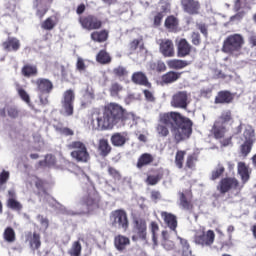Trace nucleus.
<instances>
[{"label": "nucleus", "instance_id": "c03bdc74", "mask_svg": "<svg viewBox=\"0 0 256 256\" xmlns=\"http://www.w3.org/2000/svg\"><path fill=\"white\" fill-rule=\"evenodd\" d=\"M34 185L38 191L37 195H47V181L41 178H36Z\"/></svg>", "mask_w": 256, "mask_h": 256}, {"label": "nucleus", "instance_id": "79ce46f5", "mask_svg": "<svg viewBox=\"0 0 256 256\" xmlns=\"http://www.w3.org/2000/svg\"><path fill=\"white\" fill-rule=\"evenodd\" d=\"M53 127L57 133L64 135V137H73L75 135V132L71 128L63 127L62 123L53 125Z\"/></svg>", "mask_w": 256, "mask_h": 256}, {"label": "nucleus", "instance_id": "6e6d98bb", "mask_svg": "<svg viewBox=\"0 0 256 256\" xmlns=\"http://www.w3.org/2000/svg\"><path fill=\"white\" fill-rule=\"evenodd\" d=\"M6 111L8 113V117L11 119H17V117H19V109L15 106L6 107Z\"/></svg>", "mask_w": 256, "mask_h": 256}, {"label": "nucleus", "instance_id": "ddd939ff", "mask_svg": "<svg viewBox=\"0 0 256 256\" xmlns=\"http://www.w3.org/2000/svg\"><path fill=\"white\" fill-rule=\"evenodd\" d=\"M32 83L35 85L39 95H49L54 89L53 81L47 78H37Z\"/></svg>", "mask_w": 256, "mask_h": 256}, {"label": "nucleus", "instance_id": "aec40b11", "mask_svg": "<svg viewBox=\"0 0 256 256\" xmlns=\"http://www.w3.org/2000/svg\"><path fill=\"white\" fill-rule=\"evenodd\" d=\"M191 51H193V46L189 44V41L185 38L180 39L177 43V57H189V55H191Z\"/></svg>", "mask_w": 256, "mask_h": 256}, {"label": "nucleus", "instance_id": "f03ea898", "mask_svg": "<svg viewBox=\"0 0 256 256\" xmlns=\"http://www.w3.org/2000/svg\"><path fill=\"white\" fill-rule=\"evenodd\" d=\"M131 117L133 113L127 112V109L116 102H110L104 106L102 116L97 118V129L107 131L115 125H125Z\"/></svg>", "mask_w": 256, "mask_h": 256}, {"label": "nucleus", "instance_id": "7ed1b4c3", "mask_svg": "<svg viewBox=\"0 0 256 256\" xmlns=\"http://www.w3.org/2000/svg\"><path fill=\"white\" fill-rule=\"evenodd\" d=\"M243 45H245L243 35L237 33L231 34L224 39L221 51L222 53H226V55H235V53L241 52Z\"/></svg>", "mask_w": 256, "mask_h": 256}, {"label": "nucleus", "instance_id": "9b49d317", "mask_svg": "<svg viewBox=\"0 0 256 256\" xmlns=\"http://www.w3.org/2000/svg\"><path fill=\"white\" fill-rule=\"evenodd\" d=\"M194 242L196 245L202 247H211L215 243V232L213 230L202 231L194 236Z\"/></svg>", "mask_w": 256, "mask_h": 256}, {"label": "nucleus", "instance_id": "2eb2a0df", "mask_svg": "<svg viewBox=\"0 0 256 256\" xmlns=\"http://www.w3.org/2000/svg\"><path fill=\"white\" fill-rule=\"evenodd\" d=\"M159 51L163 57H175V44H173V40L160 39Z\"/></svg>", "mask_w": 256, "mask_h": 256}, {"label": "nucleus", "instance_id": "412c9836", "mask_svg": "<svg viewBox=\"0 0 256 256\" xmlns=\"http://www.w3.org/2000/svg\"><path fill=\"white\" fill-rule=\"evenodd\" d=\"M6 206L12 211H22L23 204L17 200V193L15 190H8V199L6 201Z\"/></svg>", "mask_w": 256, "mask_h": 256}, {"label": "nucleus", "instance_id": "603ef678", "mask_svg": "<svg viewBox=\"0 0 256 256\" xmlns=\"http://www.w3.org/2000/svg\"><path fill=\"white\" fill-rule=\"evenodd\" d=\"M10 177L11 173H9V171L2 170V172L0 173V189H3V187L7 185Z\"/></svg>", "mask_w": 256, "mask_h": 256}, {"label": "nucleus", "instance_id": "0e129e2a", "mask_svg": "<svg viewBox=\"0 0 256 256\" xmlns=\"http://www.w3.org/2000/svg\"><path fill=\"white\" fill-rule=\"evenodd\" d=\"M197 29H199L200 33H202V35H204V37L209 36V30L207 28V24H198Z\"/></svg>", "mask_w": 256, "mask_h": 256}, {"label": "nucleus", "instance_id": "39448f33", "mask_svg": "<svg viewBox=\"0 0 256 256\" xmlns=\"http://www.w3.org/2000/svg\"><path fill=\"white\" fill-rule=\"evenodd\" d=\"M216 189L220 195H226L229 191H241L243 185H241L237 178L227 176L220 179Z\"/></svg>", "mask_w": 256, "mask_h": 256}, {"label": "nucleus", "instance_id": "a18cd8bd", "mask_svg": "<svg viewBox=\"0 0 256 256\" xmlns=\"http://www.w3.org/2000/svg\"><path fill=\"white\" fill-rule=\"evenodd\" d=\"M199 161V155L197 153L189 154L186 158V168L195 169L197 162Z\"/></svg>", "mask_w": 256, "mask_h": 256}, {"label": "nucleus", "instance_id": "4468645a", "mask_svg": "<svg viewBox=\"0 0 256 256\" xmlns=\"http://www.w3.org/2000/svg\"><path fill=\"white\" fill-rule=\"evenodd\" d=\"M184 13L188 15H199L201 11V3L199 0H180Z\"/></svg>", "mask_w": 256, "mask_h": 256}, {"label": "nucleus", "instance_id": "393cba45", "mask_svg": "<svg viewBox=\"0 0 256 256\" xmlns=\"http://www.w3.org/2000/svg\"><path fill=\"white\" fill-rule=\"evenodd\" d=\"M131 79L135 85H141L142 87H147L148 89H151L152 87L151 82H149V78H147V74L143 73L142 71L134 72Z\"/></svg>", "mask_w": 256, "mask_h": 256}, {"label": "nucleus", "instance_id": "f3484780", "mask_svg": "<svg viewBox=\"0 0 256 256\" xmlns=\"http://www.w3.org/2000/svg\"><path fill=\"white\" fill-rule=\"evenodd\" d=\"M52 3L53 0H34L33 6L36 9V17L43 19L47 15V11H49Z\"/></svg>", "mask_w": 256, "mask_h": 256}, {"label": "nucleus", "instance_id": "864d4df0", "mask_svg": "<svg viewBox=\"0 0 256 256\" xmlns=\"http://www.w3.org/2000/svg\"><path fill=\"white\" fill-rule=\"evenodd\" d=\"M113 75H115V77H127V75H129V72L127 71V68L123 67V66H118L116 68L113 69Z\"/></svg>", "mask_w": 256, "mask_h": 256}, {"label": "nucleus", "instance_id": "bb28decb", "mask_svg": "<svg viewBox=\"0 0 256 256\" xmlns=\"http://www.w3.org/2000/svg\"><path fill=\"white\" fill-rule=\"evenodd\" d=\"M2 48L4 51L17 52L19 49H21V41H19L16 37L9 36L6 41L2 42Z\"/></svg>", "mask_w": 256, "mask_h": 256}, {"label": "nucleus", "instance_id": "423d86ee", "mask_svg": "<svg viewBox=\"0 0 256 256\" xmlns=\"http://www.w3.org/2000/svg\"><path fill=\"white\" fill-rule=\"evenodd\" d=\"M110 223L112 227L127 231L129 229V217L127 211L123 209H117L110 213Z\"/></svg>", "mask_w": 256, "mask_h": 256}, {"label": "nucleus", "instance_id": "20e7f679", "mask_svg": "<svg viewBox=\"0 0 256 256\" xmlns=\"http://www.w3.org/2000/svg\"><path fill=\"white\" fill-rule=\"evenodd\" d=\"M68 149H73L70 153L72 159H75L77 163H89L91 155L87 150V145L82 141H73L67 146Z\"/></svg>", "mask_w": 256, "mask_h": 256}, {"label": "nucleus", "instance_id": "052dcab7", "mask_svg": "<svg viewBox=\"0 0 256 256\" xmlns=\"http://www.w3.org/2000/svg\"><path fill=\"white\" fill-rule=\"evenodd\" d=\"M191 42H192V45L199 47V45H201V34H199V32H192Z\"/></svg>", "mask_w": 256, "mask_h": 256}, {"label": "nucleus", "instance_id": "6ab92c4d", "mask_svg": "<svg viewBox=\"0 0 256 256\" xmlns=\"http://www.w3.org/2000/svg\"><path fill=\"white\" fill-rule=\"evenodd\" d=\"M25 239L32 251L41 249V234L37 232H28L25 235Z\"/></svg>", "mask_w": 256, "mask_h": 256}, {"label": "nucleus", "instance_id": "e2e57ef3", "mask_svg": "<svg viewBox=\"0 0 256 256\" xmlns=\"http://www.w3.org/2000/svg\"><path fill=\"white\" fill-rule=\"evenodd\" d=\"M143 93L146 101H149L150 103L155 102V96L153 95V92L150 90H143Z\"/></svg>", "mask_w": 256, "mask_h": 256}, {"label": "nucleus", "instance_id": "9d476101", "mask_svg": "<svg viewBox=\"0 0 256 256\" xmlns=\"http://www.w3.org/2000/svg\"><path fill=\"white\" fill-rule=\"evenodd\" d=\"M174 109H187L189 107V93L187 91L176 92L170 102Z\"/></svg>", "mask_w": 256, "mask_h": 256}, {"label": "nucleus", "instance_id": "bf43d9fd", "mask_svg": "<svg viewBox=\"0 0 256 256\" xmlns=\"http://www.w3.org/2000/svg\"><path fill=\"white\" fill-rule=\"evenodd\" d=\"M163 17H165V14H163V12H157L153 18V26L161 27V23H163Z\"/></svg>", "mask_w": 256, "mask_h": 256}, {"label": "nucleus", "instance_id": "680f3d73", "mask_svg": "<svg viewBox=\"0 0 256 256\" xmlns=\"http://www.w3.org/2000/svg\"><path fill=\"white\" fill-rule=\"evenodd\" d=\"M76 69L77 71H86L87 66L85 65V60L83 58L78 57L77 62H76Z\"/></svg>", "mask_w": 256, "mask_h": 256}, {"label": "nucleus", "instance_id": "13d9d810", "mask_svg": "<svg viewBox=\"0 0 256 256\" xmlns=\"http://www.w3.org/2000/svg\"><path fill=\"white\" fill-rule=\"evenodd\" d=\"M17 91H18V95H19L20 99H22V101H24L27 104L31 103V97L29 96L27 91H25V89L18 88Z\"/></svg>", "mask_w": 256, "mask_h": 256}, {"label": "nucleus", "instance_id": "dca6fc26", "mask_svg": "<svg viewBox=\"0 0 256 256\" xmlns=\"http://www.w3.org/2000/svg\"><path fill=\"white\" fill-rule=\"evenodd\" d=\"M180 207L184 211H193V192L190 189H186L183 192H179Z\"/></svg>", "mask_w": 256, "mask_h": 256}, {"label": "nucleus", "instance_id": "c9c22d12", "mask_svg": "<svg viewBox=\"0 0 256 256\" xmlns=\"http://www.w3.org/2000/svg\"><path fill=\"white\" fill-rule=\"evenodd\" d=\"M101 198L97 193H90L86 197L83 198V204L87 207H99V203Z\"/></svg>", "mask_w": 256, "mask_h": 256}, {"label": "nucleus", "instance_id": "ea45409f", "mask_svg": "<svg viewBox=\"0 0 256 256\" xmlns=\"http://www.w3.org/2000/svg\"><path fill=\"white\" fill-rule=\"evenodd\" d=\"M96 61L97 63H100V65H109V63L112 61V58L107 50H100L96 55Z\"/></svg>", "mask_w": 256, "mask_h": 256}, {"label": "nucleus", "instance_id": "72a5a7b5", "mask_svg": "<svg viewBox=\"0 0 256 256\" xmlns=\"http://www.w3.org/2000/svg\"><path fill=\"white\" fill-rule=\"evenodd\" d=\"M131 240H129V237L123 236V235H117L114 238V245L117 249V251H125L127 248V245H130Z\"/></svg>", "mask_w": 256, "mask_h": 256}, {"label": "nucleus", "instance_id": "1a4fd4ad", "mask_svg": "<svg viewBox=\"0 0 256 256\" xmlns=\"http://www.w3.org/2000/svg\"><path fill=\"white\" fill-rule=\"evenodd\" d=\"M78 21L82 29H86V31H98L103 27V21L93 14L80 16Z\"/></svg>", "mask_w": 256, "mask_h": 256}, {"label": "nucleus", "instance_id": "473e14b6", "mask_svg": "<svg viewBox=\"0 0 256 256\" xmlns=\"http://www.w3.org/2000/svg\"><path fill=\"white\" fill-rule=\"evenodd\" d=\"M111 151H113V148L111 147V144H109V140L102 138L98 142V152L100 157H107Z\"/></svg>", "mask_w": 256, "mask_h": 256}, {"label": "nucleus", "instance_id": "37998d69", "mask_svg": "<svg viewBox=\"0 0 256 256\" xmlns=\"http://www.w3.org/2000/svg\"><path fill=\"white\" fill-rule=\"evenodd\" d=\"M178 240L180 241L182 256H193V251H191V245L189 244V241L181 237H178Z\"/></svg>", "mask_w": 256, "mask_h": 256}, {"label": "nucleus", "instance_id": "0eeeda50", "mask_svg": "<svg viewBox=\"0 0 256 256\" xmlns=\"http://www.w3.org/2000/svg\"><path fill=\"white\" fill-rule=\"evenodd\" d=\"M244 142L240 146V157L247 159L249 153L253 150V145H255L256 137L255 130L253 128L245 129L243 132Z\"/></svg>", "mask_w": 256, "mask_h": 256}, {"label": "nucleus", "instance_id": "5701e85b", "mask_svg": "<svg viewBox=\"0 0 256 256\" xmlns=\"http://www.w3.org/2000/svg\"><path fill=\"white\" fill-rule=\"evenodd\" d=\"M133 232L138 239H147V222L143 219L135 220Z\"/></svg>", "mask_w": 256, "mask_h": 256}, {"label": "nucleus", "instance_id": "4be33fe9", "mask_svg": "<svg viewBox=\"0 0 256 256\" xmlns=\"http://www.w3.org/2000/svg\"><path fill=\"white\" fill-rule=\"evenodd\" d=\"M127 141H129L127 132H115L110 137L113 147H125Z\"/></svg>", "mask_w": 256, "mask_h": 256}, {"label": "nucleus", "instance_id": "6e6552de", "mask_svg": "<svg viewBox=\"0 0 256 256\" xmlns=\"http://www.w3.org/2000/svg\"><path fill=\"white\" fill-rule=\"evenodd\" d=\"M62 111L67 117L73 116L75 113V91L68 89L64 91L61 99Z\"/></svg>", "mask_w": 256, "mask_h": 256}, {"label": "nucleus", "instance_id": "338daca9", "mask_svg": "<svg viewBox=\"0 0 256 256\" xmlns=\"http://www.w3.org/2000/svg\"><path fill=\"white\" fill-rule=\"evenodd\" d=\"M38 219L40 221V224L42 225V227H45V229H48L49 228V219L41 216V215H38Z\"/></svg>", "mask_w": 256, "mask_h": 256}, {"label": "nucleus", "instance_id": "cd10ccee", "mask_svg": "<svg viewBox=\"0 0 256 256\" xmlns=\"http://www.w3.org/2000/svg\"><path fill=\"white\" fill-rule=\"evenodd\" d=\"M161 218L163 219L165 225L171 230V231H177V216H175L172 213L162 211L160 213Z\"/></svg>", "mask_w": 256, "mask_h": 256}, {"label": "nucleus", "instance_id": "f704fd0d", "mask_svg": "<svg viewBox=\"0 0 256 256\" xmlns=\"http://www.w3.org/2000/svg\"><path fill=\"white\" fill-rule=\"evenodd\" d=\"M57 23H59V18L55 15L50 16L41 23V29H44V31H53L57 27Z\"/></svg>", "mask_w": 256, "mask_h": 256}, {"label": "nucleus", "instance_id": "c85d7f7f", "mask_svg": "<svg viewBox=\"0 0 256 256\" xmlns=\"http://www.w3.org/2000/svg\"><path fill=\"white\" fill-rule=\"evenodd\" d=\"M90 39L94 41V43H105V41L109 40V30H95L90 34Z\"/></svg>", "mask_w": 256, "mask_h": 256}, {"label": "nucleus", "instance_id": "f8f14e48", "mask_svg": "<svg viewBox=\"0 0 256 256\" xmlns=\"http://www.w3.org/2000/svg\"><path fill=\"white\" fill-rule=\"evenodd\" d=\"M150 173L152 174H148L147 178L145 180V183L147 185H151V186H155L157 185V183H159V181H161L163 179V177H165V175H169V170L160 167V168H152L150 169Z\"/></svg>", "mask_w": 256, "mask_h": 256}, {"label": "nucleus", "instance_id": "de8ad7c7", "mask_svg": "<svg viewBox=\"0 0 256 256\" xmlns=\"http://www.w3.org/2000/svg\"><path fill=\"white\" fill-rule=\"evenodd\" d=\"M225 173V166L218 164L217 167L211 172L210 180L217 181Z\"/></svg>", "mask_w": 256, "mask_h": 256}, {"label": "nucleus", "instance_id": "3c124183", "mask_svg": "<svg viewBox=\"0 0 256 256\" xmlns=\"http://www.w3.org/2000/svg\"><path fill=\"white\" fill-rule=\"evenodd\" d=\"M231 119H233L231 110H227V111L222 112V114L220 115L218 120H216V122H220V123H222V125H225V123H229V121H231Z\"/></svg>", "mask_w": 256, "mask_h": 256}, {"label": "nucleus", "instance_id": "09e8293b", "mask_svg": "<svg viewBox=\"0 0 256 256\" xmlns=\"http://www.w3.org/2000/svg\"><path fill=\"white\" fill-rule=\"evenodd\" d=\"M150 69L157 73H163L164 71H167V66L165 65V62L159 60L157 62H151Z\"/></svg>", "mask_w": 256, "mask_h": 256}, {"label": "nucleus", "instance_id": "5fc2aeb1", "mask_svg": "<svg viewBox=\"0 0 256 256\" xmlns=\"http://www.w3.org/2000/svg\"><path fill=\"white\" fill-rule=\"evenodd\" d=\"M108 174L111 178L114 179V181H121V172H119L114 167L109 166L108 167Z\"/></svg>", "mask_w": 256, "mask_h": 256}, {"label": "nucleus", "instance_id": "f257e3e1", "mask_svg": "<svg viewBox=\"0 0 256 256\" xmlns=\"http://www.w3.org/2000/svg\"><path fill=\"white\" fill-rule=\"evenodd\" d=\"M156 133L158 137L163 138L169 137L171 133L174 143L179 145V143L191 139L193 135V120L177 111L160 113Z\"/></svg>", "mask_w": 256, "mask_h": 256}, {"label": "nucleus", "instance_id": "4d7b16f0", "mask_svg": "<svg viewBox=\"0 0 256 256\" xmlns=\"http://www.w3.org/2000/svg\"><path fill=\"white\" fill-rule=\"evenodd\" d=\"M150 230L152 233V241L154 243H157V231H159V224L157 222L153 221L150 223Z\"/></svg>", "mask_w": 256, "mask_h": 256}, {"label": "nucleus", "instance_id": "a878e982", "mask_svg": "<svg viewBox=\"0 0 256 256\" xmlns=\"http://www.w3.org/2000/svg\"><path fill=\"white\" fill-rule=\"evenodd\" d=\"M166 63H167V67L172 71H181L186 67H189V65H191V61L177 59V58L170 59Z\"/></svg>", "mask_w": 256, "mask_h": 256}, {"label": "nucleus", "instance_id": "a19ab883", "mask_svg": "<svg viewBox=\"0 0 256 256\" xmlns=\"http://www.w3.org/2000/svg\"><path fill=\"white\" fill-rule=\"evenodd\" d=\"M3 239L6 243H15V241H17V234H15L13 227L8 226L5 228L3 232Z\"/></svg>", "mask_w": 256, "mask_h": 256}, {"label": "nucleus", "instance_id": "c756f323", "mask_svg": "<svg viewBox=\"0 0 256 256\" xmlns=\"http://www.w3.org/2000/svg\"><path fill=\"white\" fill-rule=\"evenodd\" d=\"M225 133H227V127H225L222 122L215 121L211 129V134L213 135L214 139H224Z\"/></svg>", "mask_w": 256, "mask_h": 256}, {"label": "nucleus", "instance_id": "58836bf2", "mask_svg": "<svg viewBox=\"0 0 256 256\" xmlns=\"http://www.w3.org/2000/svg\"><path fill=\"white\" fill-rule=\"evenodd\" d=\"M238 174L241 177L243 185H245V183H247V181H249L250 179L249 167H247V164H245V162L238 163Z\"/></svg>", "mask_w": 256, "mask_h": 256}, {"label": "nucleus", "instance_id": "49530a36", "mask_svg": "<svg viewBox=\"0 0 256 256\" xmlns=\"http://www.w3.org/2000/svg\"><path fill=\"white\" fill-rule=\"evenodd\" d=\"M187 155V151L178 150L175 155V165L178 169L183 167V163L185 162V156Z\"/></svg>", "mask_w": 256, "mask_h": 256}, {"label": "nucleus", "instance_id": "b1692460", "mask_svg": "<svg viewBox=\"0 0 256 256\" xmlns=\"http://www.w3.org/2000/svg\"><path fill=\"white\" fill-rule=\"evenodd\" d=\"M182 75L183 72L170 70L161 76V83L163 85H171L173 83H176V81H179Z\"/></svg>", "mask_w": 256, "mask_h": 256}, {"label": "nucleus", "instance_id": "e433bc0d", "mask_svg": "<svg viewBox=\"0 0 256 256\" xmlns=\"http://www.w3.org/2000/svg\"><path fill=\"white\" fill-rule=\"evenodd\" d=\"M123 91H125L123 84L117 81L111 82L109 87L110 97H117L119 99L121 98V93H123Z\"/></svg>", "mask_w": 256, "mask_h": 256}, {"label": "nucleus", "instance_id": "2f4dec72", "mask_svg": "<svg viewBox=\"0 0 256 256\" xmlns=\"http://www.w3.org/2000/svg\"><path fill=\"white\" fill-rule=\"evenodd\" d=\"M155 161V157H153L150 153H143L139 156L136 167L137 169H143V167H149L151 163Z\"/></svg>", "mask_w": 256, "mask_h": 256}, {"label": "nucleus", "instance_id": "69168bd1", "mask_svg": "<svg viewBox=\"0 0 256 256\" xmlns=\"http://www.w3.org/2000/svg\"><path fill=\"white\" fill-rule=\"evenodd\" d=\"M141 43V40L134 39L130 42V51H137V48L139 47V44Z\"/></svg>", "mask_w": 256, "mask_h": 256}, {"label": "nucleus", "instance_id": "7c9ffc66", "mask_svg": "<svg viewBox=\"0 0 256 256\" xmlns=\"http://www.w3.org/2000/svg\"><path fill=\"white\" fill-rule=\"evenodd\" d=\"M164 27L169 33H177L179 31V18L170 15L165 19Z\"/></svg>", "mask_w": 256, "mask_h": 256}, {"label": "nucleus", "instance_id": "774afa93", "mask_svg": "<svg viewBox=\"0 0 256 256\" xmlns=\"http://www.w3.org/2000/svg\"><path fill=\"white\" fill-rule=\"evenodd\" d=\"M248 43L250 47H256V34H252L251 36H249Z\"/></svg>", "mask_w": 256, "mask_h": 256}, {"label": "nucleus", "instance_id": "8fccbe9b", "mask_svg": "<svg viewBox=\"0 0 256 256\" xmlns=\"http://www.w3.org/2000/svg\"><path fill=\"white\" fill-rule=\"evenodd\" d=\"M81 251H83L81 242L75 241V242H73L72 247L69 249L68 253L71 256H81Z\"/></svg>", "mask_w": 256, "mask_h": 256}, {"label": "nucleus", "instance_id": "4c0bfd02", "mask_svg": "<svg viewBox=\"0 0 256 256\" xmlns=\"http://www.w3.org/2000/svg\"><path fill=\"white\" fill-rule=\"evenodd\" d=\"M21 74L23 75V77H37V75H39V70L37 69L36 65L33 64H25L22 68H21Z\"/></svg>", "mask_w": 256, "mask_h": 256}, {"label": "nucleus", "instance_id": "a211bd4d", "mask_svg": "<svg viewBox=\"0 0 256 256\" xmlns=\"http://www.w3.org/2000/svg\"><path fill=\"white\" fill-rule=\"evenodd\" d=\"M235 94L229 90H221L217 93L214 99L215 105H229L233 103Z\"/></svg>", "mask_w": 256, "mask_h": 256}]
</instances>
